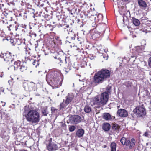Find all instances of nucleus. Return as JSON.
I'll return each mask as SVG.
<instances>
[{
  "label": "nucleus",
  "instance_id": "obj_43",
  "mask_svg": "<svg viewBox=\"0 0 151 151\" xmlns=\"http://www.w3.org/2000/svg\"><path fill=\"white\" fill-rule=\"evenodd\" d=\"M88 57L91 60L94 59V57L93 56V55L89 54L88 55Z\"/></svg>",
  "mask_w": 151,
  "mask_h": 151
},
{
  "label": "nucleus",
  "instance_id": "obj_32",
  "mask_svg": "<svg viewBox=\"0 0 151 151\" xmlns=\"http://www.w3.org/2000/svg\"><path fill=\"white\" fill-rule=\"evenodd\" d=\"M42 112L43 115L44 116H47V115L48 114V111H47V108L44 107L42 109Z\"/></svg>",
  "mask_w": 151,
  "mask_h": 151
},
{
  "label": "nucleus",
  "instance_id": "obj_59",
  "mask_svg": "<svg viewBox=\"0 0 151 151\" xmlns=\"http://www.w3.org/2000/svg\"><path fill=\"white\" fill-rule=\"evenodd\" d=\"M117 151H119V150H118Z\"/></svg>",
  "mask_w": 151,
  "mask_h": 151
},
{
  "label": "nucleus",
  "instance_id": "obj_28",
  "mask_svg": "<svg viewBox=\"0 0 151 151\" xmlns=\"http://www.w3.org/2000/svg\"><path fill=\"white\" fill-rule=\"evenodd\" d=\"M28 90L29 91H32L35 90V84L33 83H30L28 84Z\"/></svg>",
  "mask_w": 151,
  "mask_h": 151
},
{
  "label": "nucleus",
  "instance_id": "obj_5",
  "mask_svg": "<svg viewBox=\"0 0 151 151\" xmlns=\"http://www.w3.org/2000/svg\"><path fill=\"white\" fill-rule=\"evenodd\" d=\"M137 117H143L146 115L145 109L143 104L138 106L134 110Z\"/></svg>",
  "mask_w": 151,
  "mask_h": 151
},
{
  "label": "nucleus",
  "instance_id": "obj_4",
  "mask_svg": "<svg viewBox=\"0 0 151 151\" xmlns=\"http://www.w3.org/2000/svg\"><path fill=\"white\" fill-rule=\"evenodd\" d=\"M120 142L122 145H125L129 150H132L135 147L136 141L134 138H132L130 139L124 137H122Z\"/></svg>",
  "mask_w": 151,
  "mask_h": 151
},
{
  "label": "nucleus",
  "instance_id": "obj_24",
  "mask_svg": "<svg viewBox=\"0 0 151 151\" xmlns=\"http://www.w3.org/2000/svg\"><path fill=\"white\" fill-rule=\"evenodd\" d=\"M132 21L133 24L135 26H139L140 24V22L138 19L134 17L132 18Z\"/></svg>",
  "mask_w": 151,
  "mask_h": 151
},
{
  "label": "nucleus",
  "instance_id": "obj_29",
  "mask_svg": "<svg viewBox=\"0 0 151 151\" xmlns=\"http://www.w3.org/2000/svg\"><path fill=\"white\" fill-rule=\"evenodd\" d=\"M103 118L104 119L107 120L111 119V115L109 113H105L103 116Z\"/></svg>",
  "mask_w": 151,
  "mask_h": 151
},
{
  "label": "nucleus",
  "instance_id": "obj_52",
  "mask_svg": "<svg viewBox=\"0 0 151 151\" xmlns=\"http://www.w3.org/2000/svg\"><path fill=\"white\" fill-rule=\"evenodd\" d=\"M60 150L61 151H65V149L64 148H62V149H61Z\"/></svg>",
  "mask_w": 151,
  "mask_h": 151
},
{
  "label": "nucleus",
  "instance_id": "obj_7",
  "mask_svg": "<svg viewBox=\"0 0 151 151\" xmlns=\"http://www.w3.org/2000/svg\"><path fill=\"white\" fill-rule=\"evenodd\" d=\"M63 79V76H59L56 79L51 80L49 81L52 86L56 88H58L61 86Z\"/></svg>",
  "mask_w": 151,
  "mask_h": 151
},
{
  "label": "nucleus",
  "instance_id": "obj_50",
  "mask_svg": "<svg viewBox=\"0 0 151 151\" xmlns=\"http://www.w3.org/2000/svg\"><path fill=\"white\" fill-rule=\"evenodd\" d=\"M75 35V34L74 35V36L73 37H71V38L72 39L74 40L75 39V37H76V36Z\"/></svg>",
  "mask_w": 151,
  "mask_h": 151
},
{
  "label": "nucleus",
  "instance_id": "obj_44",
  "mask_svg": "<svg viewBox=\"0 0 151 151\" xmlns=\"http://www.w3.org/2000/svg\"><path fill=\"white\" fill-rule=\"evenodd\" d=\"M111 88L110 86L107 87L106 89V90L107 91V92L110 93V91L111 90Z\"/></svg>",
  "mask_w": 151,
  "mask_h": 151
},
{
  "label": "nucleus",
  "instance_id": "obj_23",
  "mask_svg": "<svg viewBox=\"0 0 151 151\" xmlns=\"http://www.w3.org/2000/svg\"><path fill=\"white\" fill-rule=\"evenodd\" d=\"M111 128V125L109 123H104L102 126V129L106 131H109Z\"/></svg>",
  "mask_w": 151,
  "mask_h": 151
},
{
  "label": "nucleus",
  "instance_id": "obj_53",
  "mask_svg": "<svg viewBox=\"0 0 151 151\" xmlns=\"http://www.w3.org/2000/svg\"><path fill=\"white\" fill-rule=\"evenodd\" d=\"M19 151H27V150H24V149H23L22 150H20Z\"/></svg>",
  "mask_w": 151,
  "mask_h": 151
},
{
  "label": "nucleus",
  "instance_id": "obj_48",
  "mask_svg": "<svg viewBox=\"0 0 151 151\" xmlns=\"http://www.w3.org/2000/svg\"><path fill=\"white\" fill-rule=\"evenodd\" d=\"M130 57H131V58H135V59H136L137 57H136V55H133V56H130Z\"/></svg>",
  "mask_w": 151,
  "mask_h": 151
},
{
  "label": "nucleus",
  "instance_id": "obj_40",
  "mask_svg": "<svg viewBox=\"0 0 151 151\" xmlns=\"http://www.w3.org/2000/svg\"><path fill=\"white\" fill-rule=\"evenodd\" d=\"M81 52V55H82V54H84V55L85 56L86 55L85 54V53H86V54H87V52H85L84 51L83 49V48H82V49H81V52Z\"/></svg>",
  "mask_w": 151,
  "mask_h": 151
},
{
  "label": "nucleus",
  "instance_id": "obj_16",
  "mask_svg": "<svg viewBox=\"0 0 151 151\" xmlns=\"http://www.w3.org/2000/svg\"><path fill=\"white\" fill-rule=\"evenodd\" d=\"M20 71L24 74L27 73L28 72L27 68L25 65L22 63L19 68Z\"/></svg>",
  "mask_w": 151,
  "mask_h": 151
},
{
  "label": "nucleus",
  "instance_id": "obj_36",
  "mask_svg": "<svg viewBox=\"0 0 151 151\" xmlns=\"http://www.w3.org/2000/svg\"><path fill=\"white\" fill-rule=\"evenodd\" d=\"M150 133V132L149 130H147V131L145 132L144 134H143V135L145 136V137H148V133Z\"/></svg>",
  "mask_w": 151,
  "mask_h": 151
},
{
  "label": "nucleus",
  "instance_id": "obj_15",
  "mask_svg": "<svg viewBox=\"0 0 151 151\" xmlns=\"http://www.w3.org/2000/svg\"><path fill=\"white\" fill-rule=\"evenodd\" d=\"M3 58L6 62L12 61V56L11 54L8 52H6L4 54H2Z\"/></svg>",
  "mask_w": 151,
  "mask_h": 151
},
{
  "label": "nucleus",
  "instance_id": "obj_30",
  "mask_svg": "<svg viewBox=\"0 0 151 151\" xmlns=\"http://www.w3.org/2000/svg\"><path fill=\"white\" fill-rule=\"evenodd\" d=\"M111 151H116V144L114 142H112L110 144Z\"/></svg>",
  "mask_w": 151,
  "mask_h": 151
},
{
  "label": "nucleus",
  "instance_id": "obj_13",
  "mask_svg": "<svg viewBox=\"0 0 151 151\" xmlns=\"http://www.w3.org/2000/svg\"><path fill=\"white\" fill-rule=\"evenodd\" d=\"M47 149L49 151H55L58 149V147L56 144L53 143H49L46 145Z\"/></svg>",
  "mask_w": 151,
  "mask_h": 151
},
{
  "label": "nucleus",
  "instance_id": "obj_9",
  "mask_svg": "<svg viewBox=\"0 0 151 151\" xmlns=\"http://www.w3.org/2000/svg\"><path fill=\"white\" fill-rule=\"evenodd\" d=\"M14 14L12 12H9L8 10L4 11L2 12V17L5 19L6 20L11 21L12 19Z\"/></svg>",
  "mask_w": 151,
  "mask_h": 151
},
{
  "label": "nucleus",
  "instance_id": "obj_18",
  "mask_svg": "<svg viewBox=\"0 0 151 151\" xmlns=\"http://www.w3.org/2000/svg\"><path fill=\"white\" fill-rule=\"evenodd\" d=\"M23 63L21 62L19 60H17L14 61V67L15 70H17L19 68V67H20L21 65Z\"/></svg>",
  "mask_w": 151,
  "mask_h": 151
},
{
  "label": "nucleus",
  "instance_id": "obj_38",
  "mask_svg": "<svg viewBox=\"0 0 151 151\" xmlns=\"http://www.w3.org/2000/svg\"><path fill=\"white\" fill-rule=\"evenodd\" d=\"M99 37V35L95 33L93 34L92 35V37L93 38H96L97 37Z\"/></svg>",
  "mask_w": 151,
  "mask_h": 151
},
{
  "label": "nucleus",
  "instance_id": "obj_26",
  "mask_svg": "<svg viewBox=\"0 0 151 151\" xmlns=\"http://www.w3.org/2000/svg\"><path fill=\"white\" fill-rule=\"evenodd\" d=\"M84 43V42L83 38L79 37H77V40L76 41V43L77 45H81V46L82 47L83 46L82 44H83Z\"/></svg>",
  "mask_w": 151,
  "mask_h": 151
},
{
  "label": "nucleus",
  "instance_id": "obj_31",
  "mask_svg": "<svg viewBox=\"0 0 151 151\" xmlns=\"http://www.w3.org/2000/svg\"><path fill=\"white\" fill-rule=\"evenodd\" d=\"M84 111L86 113H89L92 110L91 108L89 106H86L84 109Z\"/></svg>",
  "mask_w": 151,
  "mask_h": 151
},
{
  "label": "nucleus",
  "instance_id": "obj_11",
  "mask_svg": "<svg viewBox=\"0 0 151 151\" xmlns=\"http://www.w3.org/2000/svg\"><path fill=\"white\" fill-rule=\"evenodd\" d=\"M70 121L75 124L80 123L81 120V117L79 115H75L72 116L70 118Z\"/></svg>",
  "mask_w": 151,
  "mask_h": 151
},
{
  "label": "nucleus",
  "instance_id": "obj_60",
  "mask_svg": "<svg viewBox=\"0 0 151 151\" xmlns=\"http://www.w3.org/2000/svg\"><path fill=\"white\" fill-rule=\"evenodd\" d=\"M151 1V0H150Z\"/></svg>",
  "mask_w": 151,
  "mask_h": 151
},
{
  "label": "nucleus",
  "instance_id": "obj_58",
  "mask_svg": "<svg viewBox=\"0 0 151 151\" xmlns=\"http://www.w3.org/2000/svg\"><path fill=\"white\" fill-rule=\"evenodd\" d=\"M45 55H47V54H46L45 53Z\"/></svg>",
  "mask_w": 151,
  "mask_h": 151
},
{
  "label": "nucleus",
  "instance_id": "obj_2",
  "mask_svg": "<svg viewBox=\"0 0 151 151\" xmlns=\"http://www.w3.org/2000/svg\"><path fill=\"white\" fill-rule=\"evenodd\" d=\"M25 116L27 121L32 124L37 123L40 120L39 114L35 110H30Z\"/></svg>",
  "mask_w": 151,
  "mask_h": 151
},
{
  "label": "nucleus",
  "instance_id": "obj_45",
  "mask_svg": "<svg viewBox=\"0 0 151 151\" xmlns=\"http://www.w3.org/2000/svg\"><path fill=\"white\" fill-rule=\"evenodd\" d=\"M51 110L52 111V113L53 112H55V111L57 110V109H55L53 107H52L51 108Z\"/></svg>",
  "mask_w": 151,
  "mask_h": 151
},
{
  "label": "nucleus",
  "instance_id": "obj_21",
  "mask_svg": "<svg viewBox=\"0 0 151 151\" xmlns=\"http://www.w3.org/2000/svg\"><path fill=\"white\" fill-rule=\"evenodd\" d=\"M18 27L16 25L15 26L14 24H10L9 26H7V27L10 31H14L17 30L18 29Z\"/></svg>",
  "mask_w": 151,
  "mask_h": 151
},
{
  "label": "nucleus",
  "instance_id": "obj_25",
  "mask_svg": "<svg viewBox=\"0 0 151 151\" xmlns=\"http://www.w3.org/2000/svg\"><path fill=\"white\" fill-rule=\"evenodd\" d=\"M111 128L113 131L116 132L119 131L120 127L117 124L113 123Z\"/></svg>",
  "mask_w": 151,
  "mask_h": 151
},
{
  "label": "nucleus",
  "instance_id": "obj_39",
  "mask_svg": "<svg viewBox=\"0 0 151 151\" xmlns=\"http://www.w3.org/2000/svg\"><path fill=\"white\" fill-rule=\"evenodd\" d=\"M6 103L5 102L1 101L0 103V108L2 106H4L5 105Z\"/></svg>",
  "mask_w": 151,
  "mask_h": 151
},
{
  "label": "nucleus",
  "instance_id": "obj_33",
  "mask_svg": "<svg viewBox=\"0 0 151 151\" xmlns=\"http://www.w3.org/2000/svg\"><path fill=\"white\" fill-rule=\"evenodd\" d=\"M64 100H63V102L61 103L60 104V110H61L63 109L65 107H66V106L67 105H66V104H65H65L64 103Z\"/></svg>",
  "mask_w": 151,
  "mask_h": 151
},
{
  "label": "nucleus",
  "instance_id": "obj_55",
  "mask_svg": "<svg viewBox=\"0 0 151 151\" xmlns=\"http://www.w3.org/2000/svg\"><path fill=\"white\" fill-rule=\"evenodd\" d=\"M66 27H67V28H68V27H69V25H67L66 26Z\"/></svg>",
  "mask_w": 151,
  "mask_h": 151
},
{
  "label": "nucleus",
  "instance_id": "obj_51",
  "mask_svg": "<svg viewBox=\"0 0 151 151\" xmlns=\"http://www.w3.org/2000/svg\"><path fill=\"white\" fill-rule=\"evenodd\" d=\"M122 1L124 2H126L128 1L129 0H121Z\"/></svg>",
  "mask_w": 151,
  "mask_h": 151
},
{
  "label": "nucleus",
  "instance_id": "obj_35",
  "mask_svg": "<svg viewBox=\"0 0 151 151\" xmlns=\"http://www.w3.org/2000/svg\"><path fill=\"white\" fill-rule=\"evenodd\" d=\"M32 64L36 67L37 65H39L38 61L36 60H35L32 63Z\"/></svg>",
  "mask_w": 151,
  "mask_h": 151
},
{
  "label": "nucleus",
  "instance_id": "obj_10",
  "mask_svg": "<svg viewBox=\"0 0 151 151\" xmlns=\"http://www.w3.org/2000/svg\"><path fill=\"white\" fill-rule=\"evenodd\" d=\"M125 86L127 89L131 91L135 90L136 87L134 86L131 81H128L125 82L123 84Z\"/></svg>",
  "mask_w": 151,
  "mask_h": 151
},
{
  "label": "nucleus",
  "instance_id": "obj_37",
  "mask_svg": "<svg viewBox=\"0 0 151 151\" xmlns=\"http://www.w3.org/2000/svg\"><path fill=\"white\" fill-rule=\"evenodd\" d=\"M59 60L60 61V62H58V64H59L60 65H62V63L63 62V61H65L66 62V59L65 58V59H64L63 61L62 60H61L60 59H59Z\"/></svg>",
  "mask_w": 151,
  "mask_h": 151
},
{
  "label": "nucleus",
  "instance_id": "obj_12",
  "mask_svg": "<svg viewBox=\"0 0 151 151\" xmlns=\"http://www.w3.org/2000/svg\"><path fill=\"white\" fill-rule=\"evenodd\" d=\"M22 35H20L19 34H16L15 37L16 38V45H19L22 44L24 45H25V39H22Z\"/></svg>",
  "mask_w": 151,
  "mask_h": 151
},
{
  "label": "nucleus",
  "instance_id": "obj_3",
  "mask_svg": "<svg viewBox=\"0 0 151 151\" xmlns=\"http://www.w3.org/2000/svg\"><path fill=\"white\" fill-rule=\"evenodd\" d=\"M109 99V94L107 92H104L100 96H97L93 99L92 103L94 105L104 106L107 102Z\"/></svg>",
  "mask_w": 151,
  "mask_h": 151
},
{
  "label": "nucleus",
  "instance_id": "obj_49",
  "mask_svg": "<svg viewBox=\"0 0 151 151\" xmlns=\"http://www.w3.org/2000/svg\"><path fill=\"white\" fill-rule=\"evenodd\" d=\"M4 54V53H2V52L1 54L0 53V58H3V55L2 54Z\"/></svg>",
  "mask_w": 151,
  "mask_h": 151
},
{
  "label": "nucleus",
  "instance_id": "obj_46",
  "mask_svg": "<svg viewBox=\"0 0 151 151\" xmlns=\"http://www.w3.org/2000/svg\"><path fill=\"white\" fill-rule=\"evenodd\" d=\"M52 138H50L49 140V143H53V142H52Z\"/></svg>",
  "mask_w": 151,
  "mask_h": 151
},
{
  "label": "nucleus",
  "instance_id": "obj_19",
  "mask_svg": "<svg viewBox=\"0 0 151 151\" xmlns=\"http://www.w3.org/2000/svg\"><path fill=\"white\" fill-rule=\"evenodd\" d=\"M139 5L141 8H145L147 6L146 2L143 0H137Z\"/></svg>",
  "mask_w": 151,
  "mask_h": 151
},
{
  "label": "nucleus",
  "instance_id": "obj_57",
  "mask_svg": "<svg viewBox=\"0 0 151 151\" xmlns=\"http://www.w3.org/2000/svg\"><path fill=\"white\" fill-rule=\"evenodd\" d=\"M8 82H9V81H8Z\"/></svg>",
  "mask_w": 151,
  "mask_h": 151
},
{
  "label": "nucleus",
  "instance_id": "obj_14",
  "mask_svg": "<svg viewBox=\"0 0 151 151\" xmlns=\"http://www.w3.org/2000/svg\"><path fill=\"white\" fill-rule=\"evenodd\" d=\"M117 114L120 117H124L128 116V112L126 110L121 109L118 110Z\"/></svg>",
  "mask_w": 151,
  "mask_h": 151
},
{
  "label": "nucleus",
  "instance_id": "obj_1",
  "mask_svg": "<svg viewBox=\"0 0 151 151\" xmlns=\"http://www.w3.org/2000/svg\"><path fill=\"white\" fill-rule=\"evenodd\" d=\"M111 72L107 69H102L96 73L93 76V82L97 84L102 83L110 77Z\"/></svg>",
  "mask_w": 151,
  "mask_h": 151
},
{
  "label": "nucleus",
  "instance_id": "obj_54",
  "mask_svg": "<svg viewBox=\"0 0 151 151\" xmlns=\"http://www.w3.org/2000/svg\"><path fill=\"white\" fill-rule=\"evenodd\" d=\"M106 147H107V146L106 145H104V146H103V147L104 148Z\"/></svg>",
  "mask_w": 151,
  "mask_h": 151
},
{
  "label": "nucleus",
  "instance_id": "obj_42",
  "mask_svg": "<svg viewBox=\"0 0 151 151\" xmlns=\"http://www.w3.org/2000/svg\"><path fill=\"white\" fill-rule=\"evenodd\" d=\"M65 70L66 73H67L68 71H69L70 70V67H68V68H65Z\"/></svg>",
  "mask_w": 151,
  "mask_h": 151
},
{
  "label": "nucleus",
  "instance_id": "obj_47",
  "mask_svg": "<svg viewBox=\"0 0 151 151\" xmlns=\"http://www.w3.org/2000/svg\"><path fill=\"white\" fill-rule=\"evenodd\" d=\"M81 49H80V48H77V49H76V50H77V51H78V53H81V52H81Z\"/></svg>",
  "mask_w": 151,
  "mask_h": 151
},
{
  "label": "nucleus",
  "instance_id": "obj_6",
  "mask_svg": "<svg viewBox=\"0 0 151 151\" xmlns=\"http://www.w3.org/2000/svg\"><path fill=\"white\" fill-rule=\"evenodd\" d=\"M48 42L49 46L51 48L52 50L56 51L58 49V44L60 42L59 38L56 37L50 38L48 40Z\"/></svg>",
  "mask_w": 151,
  "mask_h": 151
},
{
  "label": "nucleus",
  "instance_id": "obj_56",
  "mask_svg": "<svg viewBox=\"0 0 151 151\" xmlns=\"http://www.w3.org/2000/svg\"><path fill=\"white\" fill-rule=\"evenodd\" d=\"M6 23H7V24H8V22H6Z\"/></svg>",
  "mask_w": 151,
  "mask_h": 151
},
{
  "label": "nucleus",
  "instance_id": "obj_17",
  "mask_svg": "<svg viewBox=\"0 0 151 151\" xmlns=\"http://www.w3.org/2000/svg\"><path fill=\"white\" fill-rule=\"evenodd\" d=\"M74 97L73 96L70 94H68L66 97V100L65 102L66 105H68L70 102H71Z\"/></svg>",
  "mask_w": 151,
  "mask_h": 151
},
{
  "label": "nucleus",
  "instance_id": "obj_34",
  "mask_svg": "<svg viewBox=\"0 0 151 151\" xmlns=\"http://www.w3.org/2000/svg\"><path fill=\"white\" fill-rule=\"evenodd\" d=\"M76 127L74 125L70 126L69 128V131L70 132H73L76 129Z\"/></svg>",
  "mask_w": 151,
  "mask_h": 151
},
{
  "label": "nucleus",
  "instance_id": "obj_41",
  "mask_svg": "<svg viewBox=\"0 0 151 151\" xmlns=\"http://www.w3.org/2000/svg\"><path fill=\"white\" fill-rule=\"evenodd\" d=\"M149 66L151 68V57H150L148 61Z\"/></svg>",
  "mask_w": 151,
  "mask_h": 151
},
{
  "label": "nucleus",
  "instance_id": "obj_8",
  "mask_svg": "<svg viewBox=\"0 0 151 151\" xmlns=\"http://www.w3.org/2000/svg\"><path fill=\"white\" fill-rule=\"evenodd\" d=\"M59 76H61L59 72L56 71H50L47 74L46 78L48 81L56 79V78Z\"/></svg>",
  "mask_w": 151,
  "mask_h": 151
},
{
  "label": "nucleus",
  "instance_id": "obj_27",
  "mask_svg": "<svg viewBox=\"0 0 151 151\" xmlns=\"http://www.w3.org/2000/svg\"><path fill=\"white\" fill-rule=\"evenodd\" d=\"M84 132V131L83 129H78L77 131L76 135L78 137H81L83 136Z\"/></svg>",
  "mask_w": 151,
  "mask_h": 151
},
{
  "label": "nucleus",
  "instance_id": "obj_20",
  "mask_svg": "<svg viewBox=\"0 0 151 151\" xmlns=\"http://www.w3.org/2000/svg\"><path fill=\"white\" fill-rule=\"evenodd\" d=\"M3 40H7V41H8L9 40H10L9 42L10 43L12 44V45H16V38H12V37H8L6 39H3Z\"/></svg>",
  "mask_w": 151,
  "mask_h": 151
},
{
  "label": "nucleus",
  "instance_id": "obj_22",
  "mask_svg": "<svg viewBox=\"0 0 151 151\" xmlns=\"http://www.w3.org/2000/svg\"><path fill=\"white\" fill-rule=\"evenodd\" d=\"M136 51L138 53H142L144 51L145 47L143 45L137 46L135 47Z\"/></svg>",
  "mask_w": 151,
  "mask_h": 151
}]
</instances>
